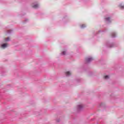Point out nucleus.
<instances>
[{
  "label": "nucleus",
  "instance_id": "obj_1",
  "mask_svg": "<svg viewBox=\"0 0 124 124\" xmlns=\"http://www.w3.org/2000/svg\"><path fill=\"white\" fill-rule=\"evenodd\" d=\"M93 59L92 58H87L86 59V62H92V61H93Z\"/></svg>",
  "mask_w": 124,
  "mask_h": 124
},
{
  "label": "nucleus",
  "instance_id": "obj_2",
  "mask_svg": "<svg viewBox=\"0 0 124 124\" xmlns=\"http://www.w3.org/2000/svg\"><path fill=\"white\" fill-rule=\"evenodd\" d=\"M83 107H84V106L82 104H80L78 106V109H82V108H83Z\"/></svg>",
  "mask_w": 124,
  "mask_h": 124
},
{
  "label": "nucleus",
  "instance_id": "obj_3",
  "mask_svg": "<svg viewBox=\"0 0 124 124\" xmlns=\"http://www.w3.org/2000/svg\"><path fill=\"white\" fill-rule=\"evenodd\" d=\"M7 47V44H3V45H1V47L2 48H6Z\"/></svg>",
  "mask_w": 124,
  "mask_h": 124
},
{
  "label": "nucleus",
  "instance_id": "obj_4",
  "mask_svg": "<svg viewBox=\"0 0 124 124\" xmlns=\"http://www.w3.org/2000/svg\"><path fill=\"white\" fill-rule=\"evenodd\" d=\"M38 6H39L38 4H36L33 5L32 6V7L33 8H38Z\"/></svg>",
  "mask_w": 124,
  "mask_h": 124
},
{
  "label": "nucleus",
  "instance_id": "obj_5",
  "mask_svg": "<svg viewBox=\"0 0 124 124\" xmlns=\"http://www.w3.org/2000/svg\"><path fill=\"white\" fill-rule=\"evenodd\" d=\"M66 75H67V76H69V75H71V73H70V72L69 71L66 72Z\"/></svg>",
  "mask_w": 124,
  "mask_h": 124
},
{
  "label": "nucleus",
  "instance_id": "obj_6",
  "mask_svg": "<svg viewBox=\"0 0 124 124\" xmlns=\"http://www.w3.org/2000/svg\"><path fill=\"white\" fill-rule=\"evenodd\" d=\"M5 41H9V37L5 39Z\"/></svg>",
  "mask_w": 124,
  "mask_h": 124
},
{
  "label": "nucleus",
  "instance_id": "obj_7",
  "mask_svg": "<svg viewBox=\"0 0 124 124\" xmlns=\"http://www.w3.org/2000/svg\"><path fill=\"white\" fill-rule=\"evenodd\" d=\"M105 79H108L109 78V76H106L104 77Z\"/></svg>",
  "mask_w": 124,
  "mask_h": 124
},
{
  "label": "nucleus",
  "instance_id": "obj_8",
  "mask_svg": "<svg viewBox=\"0 0 124 124\" xmlns=\"http://www.w3.org/2000/svg\"><path fill=\"white\" fill-rule=\"evenodd\" d=\"M115 33H112V37H115Z\"/></svg>",
  "mask_w": 124,
  "mask_h": 124
},
{
  "label": "nucleus",
  "instance_id": "obj_9",
  "mask_svg": "<svg viewBox=\"0 0 124 124\" xmlns=\"http://www.w3.org/2000/svg\"><path fill=\"white\" fill-rule=\"evenodd\" d=\"M85 27H86V25H85L84 24H83L82 25H81V28H85Z\"/></svg>",
  "mask_w": 124,
  "mask_h": 124
},
{
  "label": "nucleus",
  "instance_id": "obj_10",
  "mask_svg": "<svg viewBox=\"0 0 124 124\" xmlns=\"http://www.w3.org/2000/svg\"><path fill=\"white\" fill-rule=\"evenodd\" d=\"M106 19L107 21H109V20H110V17L106 18Z\"/></svg>",
  "mask_w": 124,
  "mask_h": 124
},
{
  "label": "nucleus",
  "instance_id": "obj_11",
  "mask_svg": "<svg viewBox=\"0 0 124 124\" xmlns=\"http://www.w3.org/2000/svg\"><path fill=\"white\" fill-rule=\"evenodd\" d=\"M62 54V55H65L66 52L65 51H63Z\"/></svg>",
  "mask_w": 124,
  "mask_h": 124
},
{
  "label": "nucleus",
  "instance_id": "obj_12",
  "mask_svg": "<svg viewBox=\"0 0 124 124\" xmlns=\"http://www.w3.org/2000/svg\"><path fill=\"white\" fill-rule=\"evenodd\" d=\"M120 7L121 8H124V6H121Z\"/></svg>",
  "mask_w": 124,
  "mask_h": 124
}]
</instances>
